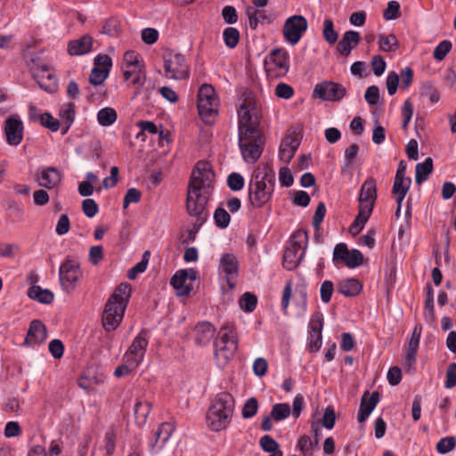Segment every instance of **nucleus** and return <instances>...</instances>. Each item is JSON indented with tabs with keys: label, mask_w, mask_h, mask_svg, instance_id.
Returning <instances> with one entry per match:
<instances>
[{
	"label": "nucleus",
	"mask_w": 456,
	"mask_h": 456,
	"mask_svg": "<svg viewBox=\"0 0 456 456\" xmlns=\"http://www.w3.org/2000/svg\"><path fill=\"white\" fill-rule=\"evenodd\" d=\"M241 100L238 109L239 146L243 159L254 164L261 157L265 143L258 127V106L255 95L248 90L243 91Z\"/></svg>",
	"instance_id": "nucleus-1"
},
{
	"label": "nucleus",
	"mask_w": 456,
	"mask_h": 456,
	"mask_svg": "<svg viewBox=\"0 0 456 456\" xmlns=\"http://www.w3.org/2000/svg\"><path fill=\"white\" fill-rule=\"evenodd\" d=\"M214 179L215 173L210 164L199 161L191 172L188 184L186 208L189 215L198 216L197 221L200 224L205 220L203 214L213 189Z\"/></svg>",
	"instance_id": "nucleus-2"
},
{
	"label": "nucleus",
	"mask_w": 456,
	"mask_h": 456,
	"mask_svg": "<svg viewBox=\"0 0 456 456\" xmlns=\"http://www.w3.org/2000/svg\"><path fill=\"white\" fill-rule=\"evenodd\" d=\"M131 296V286L120 283L109 297L102 313V326L106 331L115 330L123 320Z\"/></svg>",
	"instance_id": "nucleus-3"
},
{
	"label": "nucleus",
	"mask_w": 456,
	"mask_h": 456,
	"mask_svg": "<svg viewBox=\"0 0 456 456\" xmlns=\"http://www.w3.org/2000/svg\"><path fill=\"white\" fill-rule=\"evenodd\" d=\"M275 186V174L269 168L265 167V172L259 169L255 170L248 182V202L255 208L264 207L272 199Z\"/></svg>",
	"instance_id": "nucleus-4"
},
{
	"label": "nucleus",
	"mask_w": 456,
	"mask_h": 456,
	"mask_svg": "<svg viewBox=\"0 0 456 456\" xmlns=\"http://www.w3.org/2000/svg\"><path fill=\"white\" fill-rule=\"evenodd\" d=\"M234 411L233 396L227 392L216 395L207 413L208 425L212 431H221L229 425Z\"/></svg>",
	"instance_id": "nucleus-5"
},
{
	"label": "nucleus",
	"mask_w": 456,
	"mask_h": 456,
	"mask_svg": "<svg viewBox=\"0 0 456 456\" xmlns=\"http://www.w3.org/2000/svg\"><path fill=\"white\" fill-rule=\"evenodd\" d=\"M308 240L305 231L298 230L292 235L290 245L285 249L282 265L287 270H294L303 258Z\"/></svg>",
	"instance_id": "nucleus-6"
},
{
	"label": "nucleus",
	"mask_w": 456,
	"mask_h": 456,
	"mask_svg": "<svg viewBox=\"0 0 456 456\" xmlns=\"http://www.w3.org/2000/svg\"><path fill=\"white\" fill-rule=\"evenodd\" d=\"M218 98L214 87L208 84L202 85L198 92V111L205 123H211L217 114Z\"/></svg>",
	"instance_id": "nucleus-7"
},
{
	"label": "nucleus",
	"mask_w": 456,
	"mask_h": 456,
	"mask_svg": "<svg viewBox=\"0 0 456 456\" xmlns=\"http://www.w3.org/2000/svg\"><path fill=\"white\" fill-rule=\"evenodd\" d=\"M164 68L166 76L169 78L180 80L188 78L190 76L186 59L181 53H168L165 54Z\"/></svg>",
	"instance_id": "nucleus-8"
},
{
	"label": "nucleus",
	"mask_w": 456,
	"mask_h": 456,
	"mask_svg": "<svg viewBox=\"0 0 456 456\" xmlns=\"http://www.w3.org/2000/svg\"><path fill=\"white\" fill-rule=\"evenodd\" d=\"M82 277L79 265L72 259H66L60 266L59 279L64 291L69 293L76 288V283Z\"/></svg>",
	"instance_id": "nucleus-9"
},
{
	"label": "nucleus",
	"mask_w": 456,
	"mask_h": 456,
	"mask_svg": "<svg viewBox=\"0 0 456 456\" xmlns=\"http://www.w3.org/2000/svg\"><path fill=\"white\" fill-rule=\"evenodd\" d=\"M313 94L322 101L339 102L346 96V89L339 83L325 80L315 85Z\"/></svg>",
	"instance_id": "nucleus-10"
},
{
	"label": "nucleus",
	"mask_w": 456,
	"mask_h": 456,
	"mask_svg": "<svg viewBox=\"0 0 456 456\" xmlns=\"http://www.w3.org/2000/svg\"><path fill=\"white\" fill-rule=\"evenodd\" d=\"M307 25L306 19L302 15H293L288 18L282 28L285 40L291 45H296L307 29Z\"/></svg>",
	"instance_id": "nucleus-11"
},
{
	"label": "nucleus",
	"mask_w": 456,
	"mask_h": 456,
	"mask_svg": "<svg viewBox=\"0 0 456 456\" xmlns=\"http://www.w3.org/2000/svg\"><path fill=\"white\" fill-rule=\"evenodd\" d=\"M149 344L147 334L142 330L133 340L124 354V362H129L131 365L139 366L142 362L146 349Z\"/></svg>",
	"instance_id": "nucleus-12"
},
{
	"label": "nucleus",
	"mask_w": 456,
	"mask_h": 456,
	"mask_svg": "<svg viewBox=\"0 0 456 456\" xmlns=\"http://www.w3.org/2000/svg\"><path fill=\"white\" fill-rule=\"evenodd\" d=\"M33 78L37 81L38 86L44 91L53 94L57 91V78L53 72L50 71L46 64H40L31 68Z\"/></svg>",
	"instance_id": "nucleus-13"
},
{
	"label": "nucleus",
	"mask_w": 456,
	"mask_h": 456,
	"mask_svg": "<svg viewBox=\"0 0 456 456\" xmlns=\"http://www.w3.org/2000/svg\"><path fill=\"white\" fill-rule=\"evenodd\" d=\"M377 200V187L374 178L370 177L362 183L358 198L359 208L373 210Z\"/></svg>",
	"instance_id": "nucleus-14"
},
{
	"label": "nucleus",
	"mask_w": 456,
	"mask_h": 456,
	"mask_svg": "<svg viewBox=\"0 0 456 456\" xmlns=\"http://www.w3.org/2000/svg\"><path fill=\"white\" fill-rule=\"evenodd\" d=\"M23 123L15 118H8L4 122V134L7 143L12 146H18L23 139Z\"/></svg>",
	"instance_id": "nucleus-15"
},
{
	"label": "nucleus",
	"mask_w": 456,
	"mask_h": 456,
	"mask_svg": "<svg viewBox=\"0 0 456 456\" xmlns=\"http://www.w3.org/2000/svg\"><path fill=\"white\" fill-rule=\"evenodd\" d=\"M323 318L322 314L314 315L310 322V333L308 336V348L311 351H318L322 344V330Z\"/></svg>",
	"instance_id": "nucleus-16"
},
{
	"label": "nucleus",
	"mask_w": 456,
	"mask_h": 456,
	"mask_svg": "<svg viewBox=\"0 0 456 456\" xmlns=\"http://www.w3.org/2000/svg\"><path fill=\"white\" fill-rule=\"evenodd\" d=\"M38 185L46 189H53L61 180V172L54 167L39 168L37 171Z\"/></svg>",
	"instance_id": "nucleus-17"
},
{
	"label": "nucleus",
	"mask_w": 456,
	"mask_h": 456,
	"mask_svg": "<svg viewBox=\"0 0 456 456\" xmlns=\"http://www.w3.org/2000/svg\"><path fill=\"white\" fill-rule=\"evenodd\" d=\"M47 338L45 325L40 320H33L25 338L24 344L28 346H36L42 344Z\"/></svg>",
	"instance_id": "nucleus-18"
},
{
	"label": "nucleus",
	"mask_w": 456,
	"mask_h": 456,
	"mask_svg": "<svg viewBox=\"0 0 456 456\" xmlns=\"http://www.w3.org/2000/svg\"><path fill=\"white\" fill-rule=\"evenodd\" d=\"M379 401V393L378 391L372 392L370 395L365 391L361 398L360 408L358 411V421L364 422L371 411L375 409Z\"/></svg>",
	"instance_id": "nucleus-19"
},
{
	"label": "nucleus",
	"mask_w": 456,
	"mask_h": 456,
	"mask_svg": "<svg viewBox=\"0 0 456 456\" xmlns=\"http://www.w3.org/2000/svg\"><path fill=\"white\" fill-rule=\"evenodd\" d=\"M300 145V141L291 134H287L281 141L279 149V158L281 161L288 164L294 157Z\"/></svg>",
	"instance_id": "nucleus-20"
},
{
	"label": "nucleus",
	"mask_w": 456,
	"mask_h": 456,
	"mask_svg": "<svg viewBox=\"0 0 456 456\" xmlns=\"http://www.w3.org/2000/svg\"><path fill=\"white\" fill-rule=\"evenodd\" d=\"M216 329L208 322H199L193 330L195 343L200 346L210 343L215 336Z\"/></svg>",
	"instance_id": "nucleus-21"
},
{
	"label": "nucleus",
	"mask_w": 456,
	"mask_h": 456,
	"mask_svg": "<svg viewBox=\"0 0 456 456\" xmlns=\"http://www.w3.org/2000/svg\"><path fill=\"white\" fill-rule=\"evenodd\" d=\"M361 40L360 33L354 30L346 31L341 40L337 45V51L345 57H347Z\"/></svg>",
	"instance_id": "nucleus-22"
},
{
	"label": "nucleus",
	"mask_w": 456,
	"mask_h": 456,
	"mask_svg": "<svg viewBox=\"0 0 456 456\" xmlns=\"http://www.w3.org/2000/svg\"><path fill=\"white\" fill-rule=\"evenodd\" d=\"M215 346V355L216 360L221 364H226L237 351L238 342L237 340H230L226 342L216 341Z\"/></svg>",
	"instance_id": "nucleus-23"
},
{
	"label": "nucleus",
	"mask_w": 456,
	"mask_h": 456,
	"mask_svg": "<svg viewBox=\"0 0 456 456\" xmlns=\"http://www.w3.org/2000/svg\"><path fill=\"white\" fill-rule=\"evenodd\" d=\"M94 38L86 34L81 37L71 40L68 45V53L71 56H78L88 53L93 46Z\"/></svg>",
	"instance_id": "nucleus-24"
},
{
	"label": "nucleus",
	"mask_w": 456,
	"mask_h": 456,
	"mask_svg": "<svg viewBox=\"0 0 456 456\" xmlns=\"http://www.w3.org/2000/svg\"><path fill=\"white\" fill-rule=\"evenodd\" d=\"M220 268L226 275L227 282L230 287H233L234 283L231 282V279L238 274L239 262L233 254H224L220 260Z\"/></svg>",
	"instance_id": "nucleus-25"
},
{
	"label": "nucleus",
	"mask_w": 456,
	"mask_h": 456,
	"mask_svg": "<svg viewBox=\"0 0 456 456\" xmlns=\"http://www.w3.org/2000/svg\"><path fill=\"white\" fill-rule=\"evenodd\" d=\"M173 430L172 424L168 422H164L159 425L154 433V439L150 443L151 451H153L155 447L161 448L170 438Z\"/></svg>",
	"instance_id": "nucleus-26"
},
{
	"label": "nucleus",
	"mask_w": 456,
	"mask_h": 456,
	"mask_svg": "<svg viewBox=\"0 0 456 456\" xmlns=\"http://www.w3.org/2000/svg\"><path fill=\"white\" fill-rule=\"evenodd\" d=\"M270 61L282 74H286L289 71V57L286 50L281 48L273 49L270 53Z\"/></svg>",
	"instance_id": "nucleus-27"
},
{
	"label": "nucleus",
	"mask_w": 456,
	"mask_h": 456,
	"mask_svg": "<svg viewBox=\"0 0 456 456\" xmlns=\"http://www.w3.org/2000/svg\"><path fill=\"white\" fill-rule=\"evenodd\" d=\"M186 273L181 272V270L177 271L174 276L171 278V285L177 291L178 296H188L192 287L191 284H186Z\"/></svg>",
	"instance_id": "nucleus-28"
},
{
	"label": "nucleus",
	"mask_w": 456,
	"mask_h": 456,
	"mask_svg": "<svg viewBox=\"0 0 456 456\" xmlns=\"http://www.w3.org/2000/svg\"><path fill=\"white\" fill-rule=\"evenodd\" d=\"M362 290V284L357 279L349 278L338 283V291L345 297H355Z\"/></svg>",
	"instance_id": "nucleus-29"
},
{
	"label": "nucleus",
	"mask_w": 456,
	"mask_h": 456,
	"mask_svg": "<svg viewBox=\"0 0 456 456\" xmlns=\"http://www.w3.org/2000/svg\"><path fill=\"white\" fill-rule=\"evenodd\" d=\"M28 296L41 304H51L53 301V293L47 289H42L40 286L33 285L28 290Z\"/></svg>",
	"instance_id": "nucleus-30"
},
{
	"label": "nucleus",
	"mask_w": 456,
	"mask_h": 456,
	"mask_svg": "<svg viewBox=\"0 0 456 456\" xmlns=\"http://www.w3.org/2000/svg\"><path fill=\"white\" fill-rule=\"evenodd\" d=\"M101 34L110 37H118L122 33L121 21L117 17H110L102 21Z\"/></svg>",
	"instance_id": "nucleus-31"
},
{
	"label": "nucleus",
	"mask_w": 456,
	"mask_h": 456,
	"mask_svg": "<svg viewBox=\"0 0 456 456\" xmlns=\"http://www.w3.org/2000/svg\"><path fill=\"white\" fill-rule=\"evenodd\" d=\"M358 215L354 218L352 223L349 231L350 232L355 236L357 235L364 227L365 224L368 222L372 211L370 208H359Z\"/></svg>",
	"instance_id": "nucleus-32"
},
{
	"label": "nucleus",
	"mask_w": 456,
	"mask_h": 456,
	"mask_svg": "<svg viewBox=\"0 0 456 456\" xmlns=\"http://www.w3.org/2000/svg\"><path fill=\"white\" fill-rule=\"evenodd\" d=\"M433 171V159L428 157L422 163H418L415 167V182L417 184H421L428 180L429 175Z\"/></svg>",
	"instance_id": "nucleus-33"
},
{
	"label": "nucleus",
	"mask_w": 456,
	"mask_h": 456,
	"mask_svg": "<svg viewBox=\"0 0 456 456\" xmlns=\"http://www.w3.org/2000/svg\"><path fill=\"white\" fill-rule=\"evenodd\" d=\"M151 410V404L148 401H138L134 407V417L139 425H143L146 422L147 417Z\"/></svg>",
	"instance_id": "nucleus-34"
},
{
	"label": "nucleus",
	"mask_w": 456,
	"mask_h": 456,
	"mask_svg": "<svg viewBox=\"0 0 456 456\" xmlns=\"http://www.w3.org/2000/svg\"><path fill=\"white\" fill-rule=\"evenodd\" d=\"M290 413L291 409L289 403H279L273 406L270 415L274 421L279 422L287 419Z\"/></svg>",
	"instance_id": "nucleus-35"
},
{
	"label": "nucleus",
	"mask_w": 456,
	"mask_h": 456,
	"mask_svg": "<svg viewBox=\"0 0 456 456\" xmlns=\"http://www.w3.org/2000/svg\"><path fill=\"white\" fill-rule=\"evenodd\" d=\"M118 115L113 108L106 107L101 109L97 113V120L102 126H109L117 120Z\"/></svg>",
	"instance_id": "nucleus-36"
},
{
	"label": "nucleus",
	"mask_w": 456,
	"mask_h": 456,
	"mask_svg": "<svg viewBox=\"0 0 456 456\" xmlns=\"http://www.w3.org/2000/svg\"><path fill=\"white\" fill-rule=\"evenodd\" d=\"M379 50L383 52H394L399 46L398 40L394 34H389L387 36L379 35Z\"/></svg>",
	"instance_id": "nucleus-37"
},
{
	"label": "nucleus",
	"mask_w": 456,
	"mask_h": 456,
	"mask_svg": "<svg viewBox=\"0 0 456 456\" xmlns=\"http://www.w3.org/2000/svg\"><path fill=\"white\" fill-rule=\"evenodd\" d=\"M322 36L330 45H333L338 41V34L335 30L333 21L330 19H326L323 21Z\"/></svg>",
	"instance_id": "nucleus-38"
},
{
	"label": "nucleus",
	"mask_w": 456,
	"mask_h": 456,
	"mask_svg": "<svg viewBox=\"0 0 456 456\" xmlns=\"http://www.w3.org/2000/svg\"><path fill=\"white\" fill-rule=\"evenodd\" d=\"M411 180L409 177L395 176L394 184L392 187L393 194H407Z\"/></svg>",
	"instance_id": "nucleus-39"
},
{
	"label": "nucleus",
	"mask_w": 456,
	"mask_h": 456,
	"mask_svg": "<svg viewBox=\"0 0 456 456\" xmlns=\"http://www.w3.org/2000/svg\"><path fill=\"white\" fill-rule=\"evenodd\" d=\"M363 255L358 249L349 250V255L346 256L344 263L348 268H356L362 265Z\"/></svg>",
	"instance_id": "nucleus-40"
},
{
	"label": "nucleus",
	"mask_w": 456,
	"mask_h": 456,
	"mask_svg": "<svg viewBox=\"0 0 456 456\" xmlns=\"http://www.w3.org/2000/svg\"><path fill=\"white\" fill-rule=\"evenodd\" d=\"M223 37L225 45L229 48H234L239 43L240 32L235 28L228 27L224 29Z\"/></svg>",
	"instance_id": "nucleus-41"
},
{
	"label": "nucleus",
	"mask_w": 456,
	"mask_h": 456,
	"mask_svg": "<svg viewBox=\"0 0 456 456\" xmlns=\"http://www.w3.org/2000/svg\"><path fill=\"white\" fill-rule=\"evenodd\" d=\"M108 76L109 72L107 69L94 67L89 76V82L93 86H101Z\"/></svg>",
	"instance_id": "nucleus-42"
},
{
	"label": "nucleus",
	"mask_w": 456,
	"mask_h": 456,
	"mask_svg": "<svg viewBox=\"0 0 456 456\" xmlns=\"http://www.w3.org/2000/svg\"><path fill=\"white\" fill-rule=\"evenodd\" d=\"M256 304L257 297L256 295L250 292H245L240 300V308L248 313L253 312L256 306Z\"/></svg>",
	"instance_id": "nucleus-43"
},
{
	"label": "nucleus",
	"mask_w": 456,
	"mask_h": 456,
	"mask_svg": "<svg viewBox=\"0 0 456 456\" xmlns=\"http://www.w3.org/2000/svg\"><path fill=\"white\" fill-rule=\"evenodd\" d=\"M452 48V44L451 41L443 40L435 48L433 56L436 61H441L446 57V55L450 53Z\"/></svg>",
	"instance_id": "nucleus-44"
},
{
	"label": "nucleus",
	"mask_w": 456,
	"mask_h": 456,
	"mask_svg": "<svg viewBox=\"0 0 456 456\" xmlns=\"http://www.w3.org/2000/svg\"><path fill=\"white\" fill-rule=\"evenodd\" d=\"M258 410V402L255 397H250L248 399L241 411L242 417L244 419H250L254 417L257 413Z\"/></svg>",
	"instance_id": "nucleus-45"
},
{
	"label": "nucleus",
	"mask_w": 456,
	"mask_h": 456,
	"mask_svg": "<svg viewBox=\"0 0 456 456\" xmlns=\"http://www.w3.org/2000/svg\"><path fill=\"white\" fill-rule=\"evenodd\" d=\"M214 220L219 228H226L231 221L230 214L223 208H217L214 214Z\"/></svg>",
	"instance_id": "nucleus-46"
},
{
	"label": "nucleus",
	"mask_w": 456,
	"mask_h": 456,
	"mask_svg": "<svg viewBox=\"0 0 456 456\" xmlns=\"http://www.w3.org/2000/svg\"><path fill=\"white\" fill-rule=\"evenodd\" d=\"M259 444L263 451L270 453H276L279 450V444L269 435L260 438Z\"/></svg>",
	"instance_id": "nucleus-47"
},
{
	"label": "nucleus",
	"mask_w": 456,
	"mask_h": 456,
	"mask_svg": "<svg viewBox=\"0 0 456 456\" xmlns=\"http://www.w3.org/2000/svg\"><path fill=\"white\" fill-rule=\"evenodd\" d=\"M456 446V440L454 436H446L442 438L436 444V450L441 454L448 453L452 451Z\"/></svg>",
	"instance_id": "nucleus-48"
},
{
	"label": "nucleus",
	"mask_w": 456,
	"mask_h": 456,
	"mask_svg": "<svg viewBox=\"0 0 456 456\" xmlns=\"http://www.w3.org/2000/svg\"><path fill=\"white\" fill-rule=\"evenodd\" d=\"M116 431L113 428L108 429L104 436V448L108 455L113 454L116 447Z\"/></svg>",
	"instance_id": "nucleus-49"
},
{
	"label": "nucleus",
	"mask_w": 456,
	"mask_h": 456,
	"mask_svg": "<svg viewBox=\"0 0 456 456\" xmlns=\"http://www.w3.org/2000/svg\"><path fill=\"white\" fill-rule=\"evenodd\" d=\"M297 447L305 456L312 455L314 448L312 440L306 435L299 437Z\"/></svg>",
	"instance_id": "nucleus-50"
},
{
	"label": "nucleus",
	"mask_w": 456,
	"mask_h": 456,
	"mask_svg": "<svg viewBox=\"0 0 456 456\" xmlns=\"http://www.w3.org/2000/svg\"><path fill=\"white\" fill-rule=\"evenodd\" d=\"M40 124L52 132H56L60 128V121L54 118L50 113L45 112L40 117Z\"/></svg>",
	"instance_id": "nucleus-51"
},
{
	"label": "nucleus",
	"mask_w": 456,
	"mask_h": 456,
	"mask_svg": "<svg viewBox=\"0 0 456 456\" xmlns=\"http://www.w3.org/2000/svg\"><path fill=\"white\" fill-rule=\"evenodd\" d=\"M227 185L233 191H240L244 186V178L239 173H232L227 177Z\"/></svg>",
	"instance_id": "nucleus-52"
},
{
	"label": "nucleus",
	"mask_w": 456,
	"mask_h": 456,
	"mask_svg": "<svg viewBox=\"0 0 456 456\" xmlns=\"http://www.w3.org/2000/svg\"><path fill=\"white\" fill-rule=\"evenodd\" d=\"M400 81V76L395 72L390 71L387 75L386 86L389 95H394L398 88Z\"/></svg>",
	"instance_id": "nucleus-53"
},
{
	"label": "nucleus",
	"mask_w": 456,
	"mask_h": 456,
	"mask_svg": "<svg viewBox=\"0 0 456 456\" xmlns=\"http://www.w3.org/2000/svg\"><path fill=\"white\" fill-rule=\"evenodd\" d=\"M400 15V4L396 1H390L387 4V9L383 12V17L387 20H391L398 18Z\"/></svg>",
	"instance_id": "nucleus-54"
},
{
	"label": "nucleus",
	"mask_w": 456,
	"mask_h": 456,
	"mask_svg": "<svg viewBox=\"0 0 456 456\" xmlns=\"http://www.w3.org/2000/svg\"><path fill=\"white\" fill-rule=\"evenodd\" d=\"M334 291V285L331 281H324L320 289L321 299L323 303L327 304L330 301Z\"/></svg>",
	"instance_id": "nucleus-55"
},
{
	"label": "nucleus",
	"mask_w": 456,
	"mask_h": 456,
	"mask_svg": "<svg viewBox=\"0 0 456 456\" xmlns=\"http://www.w3.org/2000/svg\"><path fill=\"white\" fill-rule=\"evenodd\" d=\"M142 193L136 188H130L126 191V193L123 200V208H127L131 203H137L141 200Z\"/></svg>",
	"instance_id": "nucleus-56"
},
{
	"label": "nucleus",
	"mask_w": 456,
	"mask_h": 456,
	"mask_svg": "<svg viewBox=\"0 0 456 456\" xmlns=\"http://www.w3.org/2000/svg\"><path fill=\"white\" fill-rule=\"evenodd\" d=\"M347 255H349V249L346 244L338 243L334 248L332 260L335 264L342 263Z\"/></svg>",
	"instance_id": "nucleus-57"
},
{
	"label": "nucleus",
	"mask_w": 456,
	"mask_h": 456,
	"mask_svg": "<svg viewBox=\"0 0 456 456\" xmlns=\"http://www.w3.org/2000/svg\"><path fill=\"white\" fill-rule=\"evenodd\" d=\"M326 214V207L323 202H320L315 209L313 217V226L315 231L320 229V225L322 223Z\"/></svg>",
	"instance_id": "nucleus-58"
},
{
	"label": "nucleus",
	"mask_w": 456,
	"mask_h": 456,
	"mask_svg": "<svg viewBox=\"0 0 456 456\" xmlns=\"http://www.w3.org/2000/svg\"><path fill=\"white\" fill-rule=\"evenodd\" d=\"M82 209L84 214L89 217H94L98 213V205L93 199H86L82 202Z\"/></svg>",
	"instance_id": "nucleus-59"
},
{
	"label": "nucleus",
	"mask_w": 456,
	"mask_h": 456,
	"mask_svg": "<svg viewBox=\"0 0 456 456\" xmlns=\"http://www.w3.org/2000/svg\"><path fill=\"white\" fill-rule=\"evenodd\" d=\"M294 94V89L291 86L285 84V83H280L275 87V95L279 98L282 99H290Z\"/></svg>",
	"instance_id": "nucleus-60"
},
{
	"label": "nucleus",
	"mask_w": 456,
	"mask_h": 456,
	"mask_svg": "<svg viewBox=\"0 0 456 456\" xmlns=\"http://www.w3.org/2000/svg\"><path fill=\"white\" fill-rule=\"evenodd\" d=\"M61 117L64 124L72 125L75 118V104L69 102L61 109Z\"/></svg>",
	"instance_id": "nucleus-61"
},
{
	"label": "nucleus",
	"mask_w": 456,
	"mask_h": 456,
	"mask_svg": "<svg viewBox=\"0 0 456 456\" xmlns=\"http://www.w3.org/2000/svg\"><path fill=\"white\" fill-rule=\"evenodd\" d=\"M336 421L335 411L331 406H328L323 414L322 424L327 429L333 428Z\"/></svg>",
	"instance_id": "nucleus-62"
},
{
	"label": "nucleus",
	"mask_w": 456,
	"mask_h": 456,
	"mask_svg": "<svg viewBox=\"0 0 456 456\" xmlns=\"http://www.w3.org/2000/svg\"><path fill=\"white\" fill-rule=\"evenodd\" d=\"M456 386V362H452L448 365L446 370V379L444 387L448 389Z\"/></svg>",
	"instance_id": "nucleus-63"
},
{
	"label": "nucleus",
	"mask_w": 456,
	"mask_h": 456,
	"mask_svg": "<svg viewBox=\"0 0 456 456\" xmlns=\"http://www.w3.org/2000/svg\"><path fill=\"white\" fill-rule=\"evenodd\" d=\"M49 352L54 359H60L63 355L64 346L60 339H53L49 343Z\"/></svg>",
	"instance_id": "nucleus-64"
}]
</instances>
